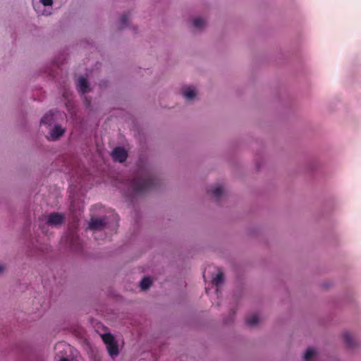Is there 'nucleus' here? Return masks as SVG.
Here are the masks:
<instances>
[{
  "mask_svg": "<svg viewBox=\"0 0 361 361\" xmlns=\"http://www.w3.org/2000/svg\"><path fill=\"white\" fill-rule=\"evenodd\" d=\"M129 195L134 197L143 195L145 192L157 190L160 185L159 180L153 175H148L146 178H135L128 179L126 183Z\"/></svg>",
  "mask_w": 361,
  "mask_h": 361,
  "instance_id": "f257e3e1",
  "label": "nucleus"
},
{
  "mask_svg": "<svg viewBox=\"0 0 361 361\" xmlns=\"http://www.w3.org/2000/svg\"><path fill=\"white\" fill-rule=\"evenodd\" d=\"M65 220V216L63 214L59 212H51L47 218V224L51 226H58L61 225Z\"/></svg>",
  "mask_w": 361,
  "mask_h": 361,
  "instance_id": "f03ea898",
  "label": "nucleus"
},
{
  "mask_svg": "<svg viewBox=\"0 0 361 361\" xmlns=\"http://www.w3.org/2000/svg\"><path fill=\"white\" fill-rule=\"evenodd\" d=\"M111 156L115 161L123 163L128 158V152L123 147H116L112 150Z\"/></svg>",
  "mask_w": 361,
  "mask_h": 361,
  "instance_id": "7ed1b4c3",
  "label": "nucleus"
},
{
  "mask_svg": "<svg viewBox=\"0 0 361 361\" xmlns=\"http://www.w3.org/2000/svg\"><path fill=\"white\" fill-rule=\"evenodd\" d=\"M106 222L105 221L104 218H91L89 224L88 228L91 230L94 231H99L104 228L106 226Z\"/></svg>",
  "mask_w": 361,
  "mask_h": 361,
  "instance_id": "20e7f679",
  "label": "nucleus"
},
{
  "mask_svg": "<svg viewBox=\"0 0 361 361\" xmlns=\"http://www.w3.org/2000/svg\"><path fill=\"white\" fill-rule=\"evenodd\" d=\"M343 341L345 347L349 350L355 349L357 343L353 336L348 331H345L342 335Z\"/></svg>",
  "mask_w": 361,
  "mask_h": 361,
  "instance_id": "39448f33",
  "label": "nucleus"
},
{
  "mask_svg": "<svg viewBox=\"0 0 361 361\" xmlns=\"http://www.w3.org/2000/svg\"><path fill=\"white\" fill-rule=\"evenodd\" d=\"M77 88H78V92L82 94L87 93L90 91V86H89V82L83 76L79 77L78 84H77Z\"/></svg>",
  "mask_w": 361,
  "mask_h": 361,
  "instance_id": "423d86ee",
  "label": "nucleus"
},
{
  "mask_svg": "<svg viewBox=\"0 0 361 361\" xmlns=\"http://www.w3.org/2000/svg\"><path fill=\"white\" fill-rule=\"evenodd\" d=\"M65 133L63 128L59 125H55L49 133V140L55 141L59 140Z\"/></svg>",
  "mask_w": 361,
  "mask_h": 361,
  "instance_id": "0eeeda50",
  "label": "nucleus"
},
{
  "mask_svg": "<svg viewBox=\"0 0 361 361\" xmlns=\"http://www.w3.org/2000/svg\"><path fill=\"white\" fill-rule=\"evenodd\" d=\"M207 193L212 195L216 201L223 194V188L219 185H212L207 190Z\"/></svg>",
  "mask_w": 361,
  "mask_h": 361,
  "instance_id": "6e6552de",
  "label": "nucleus"
},
{
  "mask_svg": "<svg viewBox=\"0 0 361 361\" xmlns=\"http://www.w3.org/2000/svg\"><path fill=\"white\" fill-rule=\"evenodd\" d=\"M106 346V349H107L109 355L111 358H114L116 356H118V355L119 353V349H118V343L116 341H115L113 343H111V344L107 345Z\"/></svg>",
  "mask_w": 361,
  "mask_h": 361,
  "instance_id": "1a4fd4ad",
  "label": "nucleus"
},
{
  "mask_svg": "<svg viewBox=\"0 0 361 361\" xmlns=\"http://www.w3.org/2000/svg\"><path fill=\"white\" fill-rule=\"evenodd\" d=\"M54 121V113L52 110H50L41 118L40 123L42 125L51 126L53 124Z\"/></svg>",
  "mask_w": 361,
  "mask_h": 361,
  "instance_id": "9d476101",
  "label": "nucleus"
},
{
  "mask_svg": "<svg viewBox=\"0 0 361 361\" xmlns=\"http://www.w3.org/2000/svg\"><path fill=\"white\" fill-rule=\"evenodd\" d=\"M183 94L187 99L191 100L195 98L196 93L192 87H186L183 89Z\"/></svg>",
  "mask_w": 361,
  "mask_h": 361,
  "instance_id": "9b49d317",
  "label": "nucleus"
},
{
  "mask_svg": "<svg viewBox=\"0 0 361 361\" xmlns=\"http://www.w3.org/2000/svg\"><path fill=\"white\" fill-rule=\"evenodd\" d=\"M152 281L149 276H145L140 282V286L142 290H147L152 286Z\"/></svg>",
  "mask_w": 361,
  "mask_h": 361,
  "instance_id": "f8f14e48",
  "label": "nucleus"
},
{
  "mask_svg": "<svg viewBox=\"0 0 361 361\" xmlns=\"http://www.w3.org/2000/svg\"><path fill=\"white\" fill-rule=\"evenodd\" d=\"M103 342L106 345L114 343L116 341L115 337L111 333H105L102 336Z\"/></svg>",
  "mask_w": 361,
  "mask_h": 361,
  "instance_id": "ddd939ff",
  "label": "nucleus"
},
{
  "mask_svg": "<svg viewBox=\"0 0 361 361\" xmlns=\"http://www.w3.org/2000/svg\"><path fill=\"white\" fill-rule=\"evenodd\" d=\"M224 276L222 272H219L215 277L212 279V283L216 287L219 286L224 283Z\"/></svg>",
  "mask_w": 361,
  "mask_h": 361,
  "instance_id": "4468645a",
  "label": "nucleus"
},
{
  "mask_svg": "<svg viewBox=\"0 0 361 361\" xmlns=\"http://www.w3.org/2000/svg\"><path fill=\"white\" fill-rule=\"evenodd\" d=\"M206 25V22L204 19L200 17H197L193 19L192 20V25L195 28L197 29H202Z\"/></svg>",
  "mask_w": 361,
  "mask_h": 361,
  "instance_id": "2eb2a0df",
  "label": "nucleus"
},
{
  "mask_svg": "<svg viewBox=\"0 0 361 361\" xmlns=\"http://www.w3.org/2000/svg\"><path fill=\"white\" fill-rule=\"evenodd\" d=\"M129 13H123L119 18V28L122 29L128 26Z\"/></svg>",
  "mask_w": 361,
  "mask_h": 361,
  "instance_id": "dca6fc26",
  "label": "nucleus"
},
{
  "mask_svg": "<svg viewBox=\"0 0 361 361\" xmlns=\"http://www.w3.org/2000/svg\"><path fill=\"white\" fill-rule=\"evenodd\" d=\"M316 355V350L313 348H308L303 356L305 361H310Z\"/></svg>",
  "mask_w": 361,
  "mask_h": 361,
  "instance_id": "f3484780",
  "label": "nucleus"
},
{
  "mask_svg": "<svg viewBox=\"0 0 361 361\" xmlns=\"http://www.w3.org/2000/svg\"><path fill=\"white\" fill-rule=\"evenodd\" d=\"M259 318L256 314H252L246 318V323L250 326H254L257 324Z\"/></svg>",
  "mask_w": 361,
  "mask_h": 361,
  "instance_id": "a211bd4d",
  "label": "nucleus"
},
{
  "mask_svg": "<svg viewBox=\"0 0 361 361\" xmlns=\"http://www.w3.org/2000/svg\"><path fill=\"white\" fill-rule=\"evenodd\" d=\"M317 165L318 164L316 161H312L309 164L307 169L310 171H314L316 170Z\"/></svg>",
  "mask_w": 361,
  "mask_h": 361,
  "instance_id": "6ab92c4d",
  "label": "nucleus"
},
{
  "mask_svg": "<svg viewBox=\"0 0 361 361\" xmlns=\"http://www.w3.org/2000/svg\"><path fill=\"white\" fill-rule=\"evenodd\" d=\"M39 1L45 6H51L53 4L52 0H39Z\"/></svg>",
  "mask_w": 361,
  "mask_h": 361,
  "instance_id": "aec40b11",
  "label": "nucleus"
},
{
  "mask_svg": "<svg viewBox=\"0 0 361 361\" xmlns=\"http://www.w3.org/2000/svg\"><path fill=\"white\" fill-rule=\"evenodd\" d=\"M4 270V267L2 264H0V274H1Z\"/></svg>",
  "mask_w": 361,
  "mask_h": 361,
  "instance_id": "412c9836",
  "label": "nucleus"
},
{
  "mask_svg": "<svg viewBox=\"0 0 361 361\" xmlns=\"http://www.w3.org/2000/svg\"><path fill=\"white\" fill-rule=\"evenodd\" d=\"M59 361H69V360L66 357H62L59 360Z\"/></svg>",
  "mask_w": 361,
  "mask_h": 361,
  "instance_id": "4be33fe9",
  "label": "nucleus"
},
{
  "mask_svg": "<svg viewBox=\"0 0 361 361\" xmlns=\"http://www.w3.org/2000/svg\"><path fill=\"white\" fill-rule=\"evenodd\" d=\"M203 277L205 278V271L203 272Z\"/></svg>",
  "mask_w": 361,
  "mask_h": 361,
  "instance_id": "5701e85b",
  "label": "nucleus"
}]
</instances>
